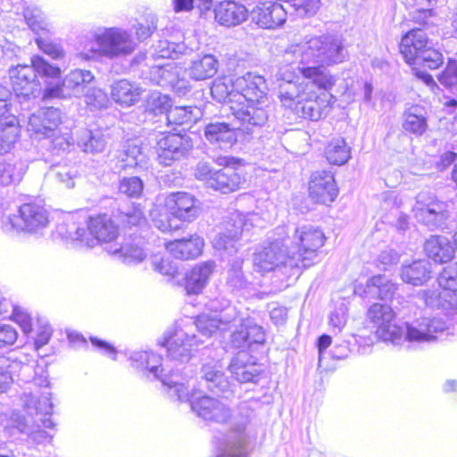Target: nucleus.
Returning <instances> with one entry per match:
<instances>
[{"label":"nucleus","instance_id":"1","mask_svg":"<svg viewBox=\"0 0 457 457\" xmlns=\"http://www.w3.org/2000/svg\"><path fill=\"white\" fill-rule=\"evenodd\" d=\"M345 59L343 39L337 35L305 37L291 43L276 73L282 105L303 119L317 121L326 117L332 108L330 91L337 77L324 66Z\"/></svg>","mask_w":457,"mask_h":457},{"label":"nucleus","instance_id":"2","mask_svg":"<svg viewBox=\"0 0 457 457\" xmlns=\"http://www.w3.org/2000/svg\"><path fill=\"white\" fill-rule=\"evenodd\" d=\"M236 105L230 109L236 119L241 122V129L252 133L254 128L263 126L268 120L265 110L268 86L262 76L247 72L235 80Z\"/></svg>","mask_w":457,"mask_h":457},{"label":"nucleus","instance_id":"3","mask_svg":"<svg viewBox=\"0 0 457 457\" xmlns=\"http://www.w3.org/2000/svg\"><path fill=\"white\" fill-rule=\"evenodd\" d=\"M60 233L72 241H79L82 245L88 248L97 244H104L105 249L115 245L119 236L118 226L114 224L107 215H97L87 217L86 214L77 213L67 220V230Z\"/></svg>","mask_w":457,"mask_h":457},{"label":"nucleus","instance_id":"4","mask_svg":"<svg viewBox=\"0 0 457 457\" xmlns=\"http://www.w3.org/2000/svg\"><path fill=\"white\" fill-rule=\"evenodd\" d=\"M253 417L252 403H241L224 439L215 437L219 444L216 457H248L249 447L255 444L257 438V427L252 423Z\"/></svg>","mask_w":457,"mask_h":457},{"label":"nucleus","instance_id":"5","mask_svg":"<svg viewBox=\"0 0 457 457\" xmlns=\"http://www.w3.org/2000/svg\"><path fill=\"white\" fill-rule=\"evenodd\" d=\"M10 79L13 92L19 98L21 104L28 103L25 108H29V102L37 97L41 92V84L37 79V74L53 79H59L61 70L49 64L40 56H33L31 65H17L9 70Z\"/></svg>","mask_w":457,"mask_h":457},{"label":"nucleus","instance_id":"6","mask_svg":"<svg viewBox=\"0 0 457 457\" xmlns=\"http://www.w3.org/2000/svg\"><path fill=\"white\" fill-rule=\"evenodd\" d=\"M292 254L291 263L299 270L312 266L318 259L319 250L324 245L326 237L321 228L312 224L297 225L291 237H284Z\"/></svg>","mask_w":457,"mask_h":457},{"label":"nucleus","instance_id":"7","mask_svg":"<svg viewBox=\"0 0 457 457\" xmlns=\"http://www.w3.org/2000/svg\"><path fill=\"white\" fill-rule=\"evenodd\" d=\"M137 44L127 30L120 28H103L94 32L92 40L84 50L87 58L104 56L110 59L129 55Z\"/></svg>","mask_w":457,"mask_h":457},{"label":"nucleus","instance_id":"8","mask_svg":"<svg viewBox=\"0 0 457 457\" xmlns=\"http://www.w3.org/2000/svg\"><path fill=\"white\" fill-rule=\"evenodd\" d=\"M129 360L131 366L142 372L144 375H153L154 378L160 379L168 387L170 396H177L179 399H185L188 396L186 392L185 384L177 379L178 375L170 369L167 363L161 366L162 357L154 352L138 351L131 353Z\"/></svg>","mask_w":457,"mask_h":457},{"label":"nucleus","instance_id":"9","mask_svg":"<svg viewBox=\"0 0 457 457\" xmlns=\"http://www.w3.org/2000/svg\"><path fill=\"white\" fill-rule=\"evenodd\" d=\"M292 257L284 237H278L256 250L253 266L259 272L280 271L290 277L299 270L297 265L291 263Z\"/></svg>","mask_w":457,"mask_h":457},{"label":"nucleus","instance_id":"10","mask_svg":"<svg viewBox=\"0 0 457 457\" xmlns=\"http://www.w3.org/2000/svg\"><path fill=\"white\" fill-rule=\"evenodd\" d=\"M6 232L40 233L49 224V215L41 204L27 203L20 206L17 214L8 215L2 220Z\"/></svg>","mask_w":457,"mask_h":457},{"label":"nucleus","instance_id":"11","mask_svg":"<svg viewBox=\"0 0 457 457\" xmlns=\"http://www.w3.org/2000/svg\"><path fill=\"white\" fill-rule=\"evenodd\" d=\"M204 342L194 333L193 324H185V320L177 323L173 333L165 336L162 344L167 349L170 361L183 364L190 360L191 353Z\"/></svg>","mask_w":457,"mask_h":457},{"label":"nucleus","instance_id":"12","mask_svg":"<svg viewBox=\"0 0 457 457\" xmlns=\"http://www.w3.org/2000/svg\"><path fill=\"white\" fill-rule=\"evenodd\" d=\"M259 220L256 213L244 214L238 211L230 213L225 221V232L213 239V246L219 251L233 254L237 251L236 242L245 231H249Z\"/></svg>","mask_w":457,"mask_h":457},{"label":"nucleus","instance_id":"13","mask_svg":"<svg viewBox=\"0 0 457 457\" xmlns=\"http://www.w3.org/2000/svg\"><path fill=\"white\" fill-rule=\"evenodd\" d=\"M403 340L411 344H432L437 341L438 334L446 328V322L439 317H421L404 323Z\"/></svg>","mask_w":457,"mask_h":457},{"label":"nucleus","instance_id":"14","mask_svg":"<svg viewBox=\"0 0 457 457\" xmlns=\"http://www.w3.org/2000/svg\"><path fill=\"white\" fill-rule=\"evenodd\" d=\"M368 318L376 327L377 336L383 341L401 345L403 330L395 323V312L388 304L373 303L368 310Z\"/></svg>","mask_w":457,"mask_h":457},{"label":"nucleus","instance_id":"15","mask_svg":"<svg viewBox=\"0 0 457 457\" xmlns=\"http://www.w3.org/2000/svg\"><path fill=\"white\" fill-rule=\"evenodd\" d=\"M413 212L418 221L431 229L443 228L449 216L447 204L426 192H421L417 195Z\"/></svg>","mask_w":457,"mask_h":457},{"label":"nucleus","instance_id":"16","mask_svg":"<svg viewBox=\"0 0 457 457\" xmlns=\"http://www.w3.org/2000/svg\"><path fill=\"white\" fill-rule=\"evenodd\" d=\"M188 396L185 399H179L177 396H170L181 402H189L192 411L206 421L225 423L231 418L230 409L219 400L206 395H198L195 390L191 392L188 386L185 385Z\"/></svg>","mask_w":457,"mask_h":457},{"label":"nucleus","instance_id":"17","mask_svg":"<svg viewBox=\"0 0 457 457\" xmlns=\"http://www.w3.org/2000/svg\"><path fill=\"white\" fill-rule=\"evenodd\" d=\"M193 148L189 136L180 133H161L157 139L156 154L160 164L170 166L185 157Z\"/></svg>","mask_w":457,"mask_h":457},{"label":"nucleus","instance_id":"18","mask_svg":"<svg viewBox=\"0 0 457 457\" xmlns=\"http://www.w3.org/2000/svg\"><path fill=\"white\" fill-rule=\"evenodd\" d=\"M164 206L173 219L187 223L195 220L202 210L200 200L187 192L169 194L165 197Z\"/></svg>","mask_w":457,"mask_h":457},{"label":"nucleus","instance_id":"19","mask_svg":"<svg viewBox=\"0 0 457 457\" xmlns=\"http://www.w3.org/2000/svg\"><path fill=\"white\" fill-rule=\"evenodd\" d=\"M61 122L62 113L59 109L40 108L29 116L27 130L31 137L40 140L54 136Z\"/></svg>","mask_w":457,"mask_h":457},{"label":"nucleus","instance_id":"20","mask_svg":"<svg viewBox=\"0 0 457 457\" xmlns=\"http://www.w3.org/2000/svg\"><path fill=\"white\" fill-rule=\"evenodd\" d=\"M237 322H239V328L233 333L231 339L235 347L253 350L254 346L264 344L265 331L253 318L240 312Z\"/></svg>","mask_w":457,"mask_h":457},{"label":"nucleus","instance_id":"21","mask_svg":"<svg viewBox=\"0 0 457 457\" xmlns=\"http://www.w3.org/2000/svg\"><path fill=\"white\" fill-rule=\"evenodd\" d=\"M288 8L278 3H262L252 11V21L262 29H274L282 26Z\"/></svg>","mask_w":457,"mask_h":457},{"label":"nucleus","instance_id":"22","mask_svg":"<svg viewBox=\"0 0 457 457\" xmlns=\"http://www.w3.org/2000/svg\"><path fill=\"white\" fill-rule=\"evenodd\" d=\"M337 187L331 172H314L309 182L310 197L317 203L328 204L337 196Z\"/></svg>","mask_w":457,"mask_h":457},{"label":"nucleus","instance_id":"23","mask_svg":"<svg viewBox=\"0 0 457 457\" xmlns=\"http://www.w3.org/2000/svg\"><path fill=\"white\" fill-rule=\"evenodd\" d=\"M228 370L240 383H256L262 372L261 366L245 350L239 351L231 360Z\"/></svg>","mask_w":457,"mask_h":457},{"label":"nucleus","instance_id":"24","mask_svg":"<svg viewBox=\"0 0 457 457\" xmlns=\"http://www.w3.org/2000/svg\"><path fill=\"white\" fill-rule=\"evenodd\" d=\"M241 128V125L236 128L226 122H211L205 126L204 137L210 144L220 149H228L237 142V129L242 130Z\"/></svg>","mask_w":457,"mask_h":457},{"label":"nucleus","instance_id":"25","mask_svg":"<svg viewBox=\"0 0 457 457\" xmlns=\"http://www.w3.org/2000/svg\"><path fill=\"white\" fill-rule=\"evenodd\" d=\"M204 246V240L197 234L165 244L167 251L175 258L180 260L197 258L202 254Z\"/></svg>","mask_w":457,"mask_h":457},{"label":"nucleus","instance_id":"26","mask_svg":"<svg viewBox=\"0 0 457 457\" xmlns=\"http://www.w3.org/2000/svg\"><path fill=\"white\" fill-rule=\"evenodd\" d=\"M215 21L225 27H234L244 22L248 17L245 5L231 0L220 2L214 7Z\"/></svg>","mask_w":457,"mask_h":457},{"label":"nucleus","instance_id":"27","mask_svg":"<svg viewBox=\"0 0 457 457\" xmlns=\"http://www.w3.org/2000/svg\"><path fill=\"white\" fill-rule=\"evenodd\" d=\"M23 402L28 413L26 417H33L35 413L36 417L34 419L38 420L44 428H53L54 427V422L50 417L53 403L49 392H44L37 400L30 395H25Z\"/></svg>","mask_w":457,"mask_h":457},{"label":"nucleus","instance_id":"28","mask_svg":"<svg viewBox=\"0 0 457 457\" xmlns=\"http://www.w3.org/2000/svg\"><path fill=\"white\" fill-rule=\"evenodd\" d=\"M428 44L427 34L420 29L408 31L400 43V52L405 62L411 65L417 63V59Z\"/></svg>","mask_w":457,"mask_h":457},{"label":"nucleus","instance_id":"29","mask_svg":"<svg viewBox=\"0 0 457 457\" xmlns=\"http://www.w3.org/2000/svg\"><path fill=\"white\" fill-rule=\"evenodd\" d=\"M213 261H207L195 265L186 274L185 289L187 295H199L209 283L211 276L215 270Z\"/></svg>","mask_w":457,"mask_h":457},{"label":"nucleus","instance_id":"30","mask_svg":"<svg viewBox=\"0 0 457 457\" xmlns=\"http://www.w3.org/2000/svg\"><path fill=\"white\" fill-rule=\"evenodd\" d=\"M418 295L430 309L442 310L447 313L457 312V296L440 287L421 290Z\"/></svg>","mask_w":457,"mask_h":457},{"label":"nucleus","instance_id":"31","mask_svg":"<svg viewBox=\"0 0 457 457\" xmlns=\"http://www.w3.org/2000/svg\"><path fill=\"white\" fill-rule=\"evenodd\" d=\"M245 179L234 168L215 170L210 181V187L223 194L237 191L244 187Z\"/></svg>","mask_w":457,"mask_h":457},{"label":"nucleus","instance_id":"32","mask_svg":"<svg viewBox=\"0 0 457 457\" xmlns=\"http://www.w3.org/2000/svg\"><path fill=\"white\" fill-rule=\"evenodd\" d=\"M107 252L116 260L126 264H137L146 258V252L139 242L127 239L122 243L111 245L107 248Z\"/></svg>","mask_w":457,"mask_h":457},{"label":"nucleus","instance_id":"33","mask_svg":"<svg viewBox=\"0 0 457 457\" xmlns=\"http://www.w3.org/2000/svg\"><path fill=\"white\" fill-rule=\"evenodd\" d=\"M202 381L205 386L215 394L226 393L229 387V382L224 375L223 366L219 361H212L203 365L201 370Z\"/></svg>","mask_w":457,"mask_h":457},{"label":"nucleus","instance_id":"34","mask_svg":"<svg viewBox=\"0 0 457 457\" xmlns=\"http://www.w3.org/2000/svg\"><path fill=\"white\" fill-rule=\"evenodd\" d=\"M12 422L14 428L20 432L26 434L37 445L50 443L53 438V435L43 430L41 428L44 426L34 417L18 416Z\"/></svg>","mask_w":457,"mask_h":457},{"label":"nucleus","instance_id":"35","mask_svg":"<svg viewBox=\"0 0 457 457\" xmlns=\"http://www.w3.org/2000/svg\"><path fill=\"white\" fill-rule=\"evenodd\" d=\"M424 251L435 262L444 263L453 259L455 250L447 237L432 236L425 242Z\"/></svg>","mask_w":457,"mask_h":457},{"label":"nucleus","instance_id":"36","mask_svg":"<svg viewBox=\"0 0 457 457\" xmlns=\"http://www.w3.org/2000/svg\"><path fill=\"white\" fill-rule=\"evenodd\" d=\"M431 264L428 260H417L411 264L403 265L401 278L403 282L421 286L431 278Z\"/></svg>","mask_w":457,"mask_h":457},{"label":"nucleus","instance_id":"37","mask_svg":"<svg viewBox=\"0 0 457 457\" xmlns=\"http://www.w3.org/2000/svg\"><path fill=\"white\" fill-rule=\"evenodd\" d=\"M150 79L161 87H170L173 88L184 87V82L181 87L179 86V71L175 62H169L163 64L153 66L150 71Z\"/></svg>","mask_w":457,"mask_h":457},{"label":"nucleus","instance_id":"38","mask_svg":"<svg viewBox=\"0 0 457 457\" xmlns=\"http://www.w3.org/2000/svg\"><path fill=\"white\" fill-rule=\"evenodd\" d=\"M185 324L194 325V333L197 331L200 336L197 337L208 338L217 330H227L230 324L221 322V320L217 315L202 314L199 315L195 320L187 319L185 320Z\"/></svg>","mask_w":457,"mask_h":457},{"label":"nucleus","instance_id":"39","mask_svg":"<svg viewBox=\"0 0 457 457\" xmlns=\"http://www.w3.org/2000/svg\"><path fill=\"white\" fill-rule=\"evenodd\" d=\"M219 67V62L212 54L198 56L191 62L188 75L195 80H204L213 77Z\"/></svg>","mask_w":457,"mask_h":457},{"label":"nucleus","instance_id":"40","mask_svg":"<svg viewBox=\"0 0 457 457\" xmlns=\"http://www.w3.org/2000/svg\"><path fill=\"white\" fill-rule=\"evenodd\" d=\"M27 166L24 162L16 157L3 159L0 161V185L8 186L19 183Z\"/></svg>","mask_w":457,"mask_h":457},{"label":"nucleus","instance_id":"41","mask_svg":"<svg viewBox=\"0 0 457 457\" xmlns=\"http://www.w3.org/2000/svg\"><path fill=\"white\" fill-rule=\"evenodd\" d=\"M121 162L120 168L139 167L145 169L147 167L148 157L142 150L137 140L128 141L123 146L119 155Z\"/></svg>","mask_w":457,"mask_h":457},{"label":"nucleus","instance_id":"42","mask_svg":"<svg viewBox=\"0 0 457 457\" xmlns=\"http://www.w3.org/2000/svg\"><path fill=\"white\" fill-rule=\"evenodd\" d=\"M140 94V88L127 79L116 81L112 86V98L120 105H132L138 101Z\"/></svg>","mask_w":457,"mask_h":457},{"label":"nucleus","instance_id":"43","mask_svg":"<svg viewBox=\"0 0 457 457\" xmlns=\"http://www.w3.org/2000/svg\"><path fill=\"white\" fill-rule=\"evenodd\" d=\"M19 120L14 115L0 118V154L8 153L19 137Z\"/></svg>","mask_w":457,"mask_h":457},{"label":"nucleus","instance_id":"44","mask_svg":"<svg viewBox=\"0 0 457 457\" xmlns=\"http://www.w3.org/2000/svg\"><path fill=\"white\" fill-rule=\"evenodd\" d=\"M428 128L426 112L419 105H414L403 113V129L411 134L422 135Z\"/></svg>","mask_w":457,"mask_h":457},{"label":"nucleus","instance_id":"45","mask_svg":"<svg viewBox=\"0 0 457 457\" xmlns=\"http://www.w3.org/2000/svg\"><path fill=\"white\" fill-rule=\"evenodd\" d=\"M397 289L396 284L393 283L386 276L378 275L367 281L365 295H378L381 300H391Z\"/></svg>","mask_w":457,"mask_h":457},{"label":"nucleus","instance_id":"46","mask_svg":"<svg viewBox=\"0 0 457 457\" xmlns=\"http://www.w3.org/2000/svg\"><path fill=\"white\" fill-rule=\"evenodd\" d=\"M236 78L233 76H221L215 79L211 87V93L212 97L220 102H227L236 105V88L235 85Z\"/></svg>","mask_w":457,"mask_h":457},{"label":"nucleus","instance_id":"47","mask_svg":"<svg viewBox=\"0 0 457 457\" xmlns=\"http://www.w3.org/2000/svg\"><path fill=\"white\" fill-rule=\"evenodd\" d=\"M207 308L213 312L212 315H217L221 322L234 324L235 326L241 312L236 306L230 305L229 301L223 296L211 299L207 303Z\"/></svg>","mask_w":457,"mask_h":457},{"label":"nucleus","instance_id":"48","mask_svg":"<svg viewBox=\"0 0 457 457\" xmlns=\"http://www.w3.org/2000/svg\"><path fill=\"white\" fill-rule=\"evenodd\" d=\"M201 115L200 109L195 106H175L169 109L166 120L170 124L183 125L195 122Z\"/></svg>","mask_w":457,"mask_h":457},{"label":"nucleus","instance_id":"49","mask_svg":"<svg viewBox=\"0 0 457 457\" xmlns=\"http://www.w3.org/2000/svg\"><path fill=\"white\" fill-rule=\"evenodd\" d=\"M325 154L330 163L343 165L350 158V147L345 139L335 138L327 145Z\"/></svg>","mask_w":457,"mask_h":457},{"label":"nucleus","instance_id":"50","mask_svg":"<svg viewBox=\"0 0 457 457\" xmlns=\"http://www.w3.org/2000/svg\"><path fill=\"white\" fill-rule=\"evenodd\" d=\"M188 51H193L184 42H173L170 40L159 41L155 52L159 58L162 59H175L180 54H186Z\"/></svg>","mask_w":457,"mask_h":457},{"label":"nucleus","instance_id":"51","mask_svg":"<svg viewBox=\"0 0 457 457\" xmlns=\"http://www.w3.org/2000/svg\"><path fill=\"white\" fill-rule=\"evenodd\" d=\"M79 145L86 153H102L106 145V139L101 131H86L80 138Z\"/></svg>","mask_w":457,"mask_h":457},{"label":"nucleus","instance_id":"52","mask_svg":"<svg viewBox=\"0 0 457 457\" xmlns=\"http://www.w3.org/2000/svg\"><path fill=\"white\" fill-rule=\"evenodd\" d=\"M23 16L28 26L36 33L48 31V22L43 12L37 6H28L23 12Z\"/></svg>","mask_w":457,"mask_h":457},{"label":"nucleus","instance_id":"53","mask_svg":"<svg viewBox=\"0 0 457 457\" xmlns=\"http://www.w3.org/2000/svg\"><path fill=\"white\" fill-rule=\"evenodd\" d=\"M94 76L89 71L86 70H74L71 71L63 80V86L70 90L72 94L76 95L81 91L85 84L90 83Z\"/></svg>","mask_w":457,"mask_h":457},{"label":"nucleus","instance_id":"54","mask_svg":"<svg viewBox=\"0 0 457 457\" xmlns=\"http://www.w3.org/2000/svg\"><path fill=\"white\" fill-rule=\"evenodd\" d=\"M243 260L236 258L233 260L228 270L227 284L232 290H242L248 287V282L245 278L242 271Z\"/></svg>","mask_w":457,"mask_h":457},{"label":"nucleus","instance_id":"55","mask_svg":"<svg viewBox=\"0 0 457 457\" xmlns=\"http://www.w3.org/2000/svg\"><path fill=\"white\" fill-rule=\"evenodd\" d=\"M50 174L65 187L72 188L78 177V169L73 165L57 164L52 168Z\"/></svg>","mask_w":457,"mask_h":457},{"label":"nucleus","instance_id":"56","mask_svg":"<svg viewBox=\"0 0 457 457\" xmlns=\"http://www.w3.org/2000/svg\"><path fill=\"white\" fill-rule=\"evenodd\" d=\"M436 281L441 289L455 295V292H457V262L445 267L438 275Z\"/></svg>","mask_w":457,"mask_h":457},{"label":"nucleus","instance_id":"57","mask_svg":"<svg viewBox=\"0 0 457 457\" xmlns=\"http://www.w3.org/2000/svg\"><path fill=\"white\" fill-rule=\"evenodd\" d=\"M320 0H295L288 4V13L297 17L311 16L320 8Z\"/></svg>","mask_w":457,"mask_h":457},{"label":"nucleus","instance_id":"58","mask_svg":"<svg viewBox=\"0 0 457 457\" xmlns=\"http://www.w3.org/2000/svg\"><path fill=\"white\" fill-rule=\"evenodd\" d=\"M15 361L10 358L0 356V393H5L13 383L12 372Z\"/></svg>","mask_w":457,"mask_h":457},{"label":"nucleus","instance_id":"59","mask_svg":"<svg viewBox=\"0 0 457 457\" xmlns=\"http://www.w3.org/2000/svg\"><path fill=\"white\" fill-rule=\"evenodd\" d=\"M443 63V55L440 52L427 45L414 65H423L428 69H437Z\"/></svg>","mask_w":457,"mask_h":457},{"label":"nucleus","instance_id":"60","mask_svg":"<svg viewBox=\"0 0 457 457\" xmlns=\"http://www.w3.org/2000/svg\"><path fill=\"white\" fill-rule=\"evenodd\" d=\"M143 182L138 177L124 178L120 181V193L129 197H138L143 192Z\"/></svg>","mask_w":457,"mask_h":457},{"label":"nucleus","instance_id":"61","mask_svg":"<svg viewBox=\"0 0 457 457\" xmlns=\"http://www.w3.org/2000/svg\"><path fill=\"white\" fill-rule=\"evenodd\" d=\"M11 319L17 323L24 334H29L32 331V320L28 312L21 307L12 304L10 310Z\"/></svg>","mask_w":457,"mask_h":457},{"label":"nucleus","instance_id":"62","mask_svg":"<svg viewBox=\"0 0 457 457\" xmlns=\"http://www.w3.org/2000/svg\"><path fill=\"white\" fill-rule=\"evenodd\" d=\"M85 102L91 109H101L107 106V94L100 88H91L85 95Z\"/></svg>","mask_w":457,"mask_h":457},{"label":"nucleus","instance_id":"63","mask_svg":"<svg viewBox=\"0 0 457 457\" xmlns=\"http://www.w3.org/2000/svg\"><path fill=\"white\" fill-rule=\"evenodd\" d=\"M147 106L153 112L167 113L171 107V99L167 95L154 92L148 98Z\"/></svg>","mask_w":457,"mask_h":457},{"label":"nucleus","instance_id":"64","mask_svg":"<svg viewBox=\"0 0 457 457\" xmlns=\"http://www.w3.org/2000/svg\"><path fill=\"white\" fill-rule=\"evenodd\" d=\"M152 264L154 270L162 275L173 278L178 273L177 264L168 258L155 255L152 259Z\"/></svg>","mask_w":457,"mask_h":457}]
</instances>
